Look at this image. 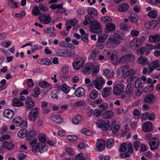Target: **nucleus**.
Here are the masks:
<instances>
[{
	"mask_svg": "<svg viewBox=\"0 0 160 160\" xmlns=\"http://www.w3.org/2000/svg\"><path fill=\"white\" fill-rule=\"evenodd\" d=\"M85 93V89L82 87L79 88L75 91V95L78 97H81L83 96Z\"/></svg>",
	"mask_w": 160,
	"mask_h": 160,
	"instance_id": "bb28decb",
	"label": "nucleus"
},
{
	"mask_svg": "<svg viewBox=\"0 0 160 160\" xmlns=\"http://www.w3.org/2000/svg\"><path fill=\"white\" fill-rule=\"evenodd\" d=\"M114 143V139L112 138H110L108 140L107 143V146L108 148H111L113 144Z\"/></svg>",
	"mask_w": 160,
	"mask_h": 160,
	"instance_id": "4d7b16f0",
	"label": "nucleus"
},
{
	"mask_svg": "<svg viewBox=\"0 0 160 160\" xmlns=\"http://www.w3.org/2000/svg\"><path fill=\"white\" fill-rule=\"evenodd\" d=\"M128 69V66L125 65L124 67H122L120 70L121 72L123 75V77L125 78V76L127 73Z\"/></svg>",
	"mask_w": 160,
	"mask_h": 160,
	"instance_id": "8fccbe9b",
	"label": "nucleus"
},
{
	"mask_svg": "<svg viewBox=\"0 0 160 160\" xmlns=\"http://www.w3.org/2000/svg\"><path fill=\"white\" fill-rule=\"evenodd\" d=\"M137 78V77L135 75H133L129 77L127 80V82L128 83H130L133 82L134 80L136 79Z\"/></svg>",
	"mask_w": 160,
	"mask_h": 160,
	"instance_id": "69168bd1",
	"label": "nucleus"
},
{
	"mask_svg": "<svg viewBox=\"0 0 160 160\" xmlns=\"http://www.w3.org/2000/svg\"><path fill=\"white\" fill-rule=\"evenodd\" d=\"M106 56L108 59H111L112 60H114V58L116 56L118 53V52L116 50H112L110 51L107 50L104 52Z\"/></svg>",
	"mask_w": 160,
	"mask_h": 160,
	"instance_id": "2eb2a0df",
	"label": "nucleus"
},
{
	"mask_svg": "<svg viewBox=\"0 0 160 160\" xmlns=\"http://www.w3.org/2000/svg\"><path fill=\"white\" fill-rule=\"evenodd\" d=\"M39 86L43 88H45L47 87H50L51 86V84L47 81H43L40 82L39 83Z\"/></svg>",
	"mask_w": 160,
	"mask_h": 160,
	"instance_id": "a18cd8bd",
	"label": "nucleus"
},
{
	"mask_svg": "<svg viewBox=\"0 0 160 160\" xmlns=\"http://www.w3.org/2000/svg\"><path fill=\"white\" fill-rule=\"evenodd\" d=\"M67 139L72 141H75L77 140L78 137L76 135H68L67 137Z\"/></svg>",
	"mask_w": 160,
	"mask_h": 160,
	"instance_id": "052dcab7",
	"label": "nucleus"
},
{
	"mask_svg": "<svg viewBox=\"0 0 160 160\" xmlns=\"http://www.w3.org/2000/svg\"><path fill=\"white\" fill-rule=\"evenodd\" d=\"M101 26L100 22L95 20L89 26L90 31L94 33H99L101 31Z\"/></svg>",
	"mask_w": 160,
	"mask_h": 160,
	"instance_id": "f03ea898",
	"label": "nucleus"
},
{
	"mask_svg": "<svg viewBox=\"0 0 160 160\" xmlns=\"http://www.w3.org/2000/svg\"><path fill=\"white\" fill-rule=\"evenodd\" d=\"M98 108L100 109L102 112L105 111L108 108V105L107 104L104 103L100 105Z\"/></svg>",
	"mask_w": 160,
	"mask_h": 160,
	"instance_id": "6e6d98bb",
	"label": "nucleus"
},
{
	"mask_svg": "<svg viewBox=\"0 0 160 160\" xmlns=\"http://www.w3.org/2000/svg\"><path fill=\"white\" fill-rule=\"evenodd\" d=\"M150 52L148 49L146 47H142L137 51L138 54L142 55H147Z\"/></svg>",
	"mask_w": 160,
	"mask_h": 160,
	"instance_id": "b1692460",
	"label": "nucleus"
},
{
	"mask_svg": "<svg viewBox=\"0 0 160 160\" xmlns=\"http://www.w3.org/2000/svg\"><path fill=\"white\" fill-rule=\"evenodd\" d=\"M148 16L150 18H155L158 16V12L156 10H151L148 14Z\"/></svg>",
	"mask_w": 160,
	"mask_h": 160,
	"instance_id": "ea45409f",
	"label": "nucleus"
},
{
	"mask_svg": "<svg viewBox=\"0 0 160 160\" xmlns=\"http://www.w3.org/2000/svg\"><path fill=\"white\" fill-rule=\"evenodd\" d=\"M88 12L90 16H92V15H97L98 13L97 10L93 8H89L88 9Z\"/></svg>",
	"mask_w": 160,
	"mask_h": 160,
	"instance_id": "79ce46f5",
	"label": "nucleus"
},
{
	"mask_svg": "<svg viewBox=\"0 0 160 160\" xmlns=\"http://www.w3.org/2000/svg\"><path fill=\"white\" fill-rule=\"evenodd\" d=\"M36 133L35 131H30L27 135V139L28 140H30L32 138H33L36 136Z\"/></svg>",
	"mask_w": 160,
	"mask_h": 160,
	"instance_id": "37998d69",
	"label": "nucleus"
},
{
	"mask_svg": "<svg viewBox=\"0 0 160 160\" xmlns=\"http://www.w3.org/2000/svg\"><path fill=\"white\" fill-rule=\"evenodd\" d=\"M38 139L39 141L38 143H43L45 144L46 141V138L43 134H40L38 136Z\"/></svg>",
	"mask_w": 160,
	"mask_h": 160,
	"instance_id": "09e8293b",
	"label": "nucleus"
},
{
	"mask_svg": "<svg viewBox=\"0 0 160 160\" xmlns=\"http://www.w3.org/2000/svg\"><path fill=\"white\" fill-rule=\"evenodd\" d=\"M134 60V56L132 54H128L121 57L119 59L120 63L129 62Z\"/></svg>",
	"mask_w": 160,
	"mask_h": 160,
	"instance_id": "1a4fd4ad",
	"label": "nucleus"
},
{
	"mask_svg": "<svg viewBox=\"0 0 160 160\" xmlns=\"http://www.w3.org/2000/svg\"><path fill=\"white\" fill-rule=\"evenodd\" d=\"M84 19L83 24L85 25H87L88 24L91 25L95 21L91 16L86 15L85 16Z\"/></svg>",
	"mask_w": 160,
	"mask_h": 160,
	"instance_id": "aec40b11",
	"label": "nucleus"
},
{
	"mask_svg": "<svg viewBox=\"0 0 160 160\" xmlns=\"http://www.w3.org/2000/svg\"><path fill=\"white\" fill-rule=\"evenodd\" d=\"M107 34H103L100 35L98 38V41L99 42H103L105 41L108 37Z\"/></svg>",
	"mask_w": 160,
	"mask_h": 160,
	"instance_id": "3c124183",
	"label": "nucleus"
},
{
	"mask_svg": "<svg viewBox=\"0 0 160 160\" xmlns=\"http://www.w3.org/2000/svg\"><path fill=\"white\" fill-rule=\"evenodd\" d=\"M39 63L42 65H49L52 64L51 60L48 59L44 58L40 59Z\"/></svg>",
	"mask_w": 160,
	"mask_h": 160,
	"instance_id": "c9c22d12",
	"label": "nucleus"
},
{
	"mask_svg": "<svg viewBox=\"0 0 160 160\" xmlns=\"http://www.w3.org/2000/svg\"><path fill=\"white\" fill-rule=\"evenodd\" d=\"M128 145L126 143H123L120 146L119 150L121 152H125L127 149Z\"/></svg>",
	"mask_w": 160,
	"mask_h": 160,
	"instance_id": "680f3d73",
	"label": "nucleus"
},
{
	"mask_svg": "<svg viewBox=\"0 0 160 160\" xmlns=\"http://www.w3.org/2000/svg\"><path fill=\"white\" fill-rule=\"evenodd\" d=\"M99 53V51L98 50L95 49L92 51V53L90 55L89 58L90 59L94 60Z\"/></svg>",
	"mask_w": 160,
	"mask_h": 160,
	"instance_id": "e433bc0d",
	"label": "nucleus"
},
{
	"mask_svg": "<svg viewBox=\"0 0 160 160\" xmlns=\"http://www.w3.org/2000/svg\"><path fill=\"white\" fill-rule=\"evenodd\" d=\"M105 141L102 139H98L97 143V147L99 151H102L105 147Z\"/></svg>",
	"mask_w": 160,
	"mask_h": 160,
	"instance_id": "6ab92c4d",
	"label": "nucleus"
},
{
	"mask_svg": "<svg viewBox=\"0 0 160 160\" xmlns=\"http://www.w3.org/2000/svg\"><path fill=\"white\" fill-rule=\"evenodd\" d=\"M28 132L25 129H21L19 130L18 132V136L21 138H24L27 137Z\"/></svg>",
	"mask_w": 160,
	"mask_h": 160,
	"instance_id": "f704fd0d",
	"label": "nucleus"
},
{
	"mask_svg": "<svg viewBox=\"0 0 160 160\" xmlns=\"http://www.w3.org/2000/svg\"><path fill=\"white\" fill-rule=\"evenodd\" d=\"M116 123L117 122L115 121H113L109 127V130H112V132L114 134H116L118 132L120 128L119 125L117 124Z\"/></svg>",
	"mask_w": 160,
	"mask_h": 160,
	"instance_id": "ddd939ff",
	"label": "nucleus"
},
{
	"mask_svg": "<svg viewBox=\"0 0 160 160\" xmlns=\"http://www.w3.org/2000/svg\"><path fill=\"white\" fill-rule=\"evenodd\" d=\"M130 21L133 23H136L138 20V16L134 12L131 13L129 17Z\"/></svg>",
	"mask_w": 160,
	"mask_h": 160,
	"instance_id": "473e14b6",
	"label": "nucleus"
},
{
	"mask_svg": "<svg viewBox=\"0 0 160 160\" xmlns=\"http://www.w3.org/2000/svg\"><path fill=\"white\" fill-rule=\"evenodd\" d=\"M84 63V59L81 57H79L75 58L74 61L72 63V65L75 69L78 70L82 68Z\"/></svg>",
	"mask_w": 160,
	"mask_h": 160,
	"instance_id": "423d86ee",
	"label": "nucleus"
},
{
	"mask_svg": "<svg viewBox=\"0 0 160 160\" xmlns=\"http://www.w3.org/2000/svg\"><path fill=\"white\" fill-rule=\"evenodd\" d=\"M65 151L70 156H73L74 155V152L70 148L66 147L65 148Z\"/></svg>",
	"mask_w": 160,
	"mask_h": 160,
	"instance_id": "e2e57ef3",
	"label": "nucleus"
},
{
	"mask_svg": "<svg viewBox=\"0 0 160 160\" xmlns=\"http://www.w3.org/2000/svg\"><path fill=\"white\" fill-rule=\"evenodd\" d=\"M25 102L26 108L29 110L31 109L35 105V102L29 98H27Z\"/></svg>",
	"mask_w": 160,
	"mask_h": 160,
	"instance_id": "393cba45",
	"label": "nucleus"
},
{
	"mask_svg": "<svg viewBox=\"0 0 160 160\" xmlns=\"http://www.w3.org/2000/svg\"><path fill=\"white\" fill-rule=\"evenodd\" d=\"M12 105L14 107H20L23 106V103L20 101L19 100L16 98H14L12 100Z\"/></svg>",
	"mask_w": 160,
	"mask_h": 160,
	"instance_id": "72a5a7b5",
	"label": "nucleus"
},
{
	"mask_svg": "<svg viewBox=\"0 0 160 160\" xmlns=\"http://www.w3.org/2000/svg\"><path fill=\"white\" fill-rule=\"evenodd\" d=\"M39 111V109L38 108H35L31 109L29 112L28 115L29 121L34 122L38 117Z\"/></svg>",
	"mask_w": 160,
	"mask_h": 160,
	"instance_id": "f257e3e1",
	"label": "nucleus"
},
{
	"mask_svg": "<svg viewBox=\"0 0 160 160\" xmlns=\"http://www.w3.org/2000/svg\"><path fill=\"white\" fill-rule=\"evenodd\" d=\"M156 97L154 95L149 94L144 96L143 97V102L148 103H152L155 100Z\"/></svg>",
	"mask_w": 160,
	"mask_h": 160,
	"instance_id": "4468645a",
	"label": "nucleus"
},
{
	"mask_svg": "<svg viewBox=\"0 0 160 160\" xmlns=\"http://www.w3.org/2000/svg\"><path fill=\"white\" fill-rule=\"evenodd\" d=\"M14 124L16 126H21L22 128H26L27 126V122L23 121V119L20 117H17L13 119Z\"/></svg>",
	"mask_w": 160,
	"mask_h": 160,
	"instance_id": "9d476101",
	"label": "nucleus"
},
{
	"mask_svg": "<svg viewBox=\"0 0 160 160\" xmlns=\"http://www.w3.org/2000/svg\"><path fill=\"white\" fill-rule=\"evenodd\" d=\"M93 85L98 90H100L103 87L105 83V81L101 76L97 77L96 79L93 81Z\"/></svg>",
	"mask_w": 160,
	"mask_h": 160,
	"instance_id": "20e7f679",
	"label": "nucleus"
},
{
	"mask_svg": "<svg viewBox=\"0 0 160 160\" xmlns=\"http://www.w3.org/2000/svg\"><path fill=\"white\" fill-rule=\"evenodd\" d=\"M56 53L58 56L65 57L66 51L64 49H60L57 50Z\"/></svg>",
	"mask_w": 160,
	"mask_h": 160,
	"instance_id": "864d4df0",
	"label": "nucleus"
},
{
	"mask_svg": "<svg viewBox=\"0 0 160 160\" xmlns=\"http://www.w3.org/2000/svg\"><path fill=\"white\" fill-rule=\"evenodd\" d=\"M53 120L57 123L60 124L62 122L63 119L60 116L57 115L53 118Z\"/></svg>",
	"mask_w": 160,
	"mask_h": 160,
	"instance_id": "de8ad7c7",
	"label": "nucleus"
},
{
	"mask_svg": "<svg viewBox=\"0 0 160 160\" xmlns=\"http://www.w3.org/2000/svg\"><path fill=\"white\" fill-rule=\"evenodd\" d=\"M93 66L92 63H88L86 64L82 70L84 74H89L91 72V70L93 68Z\"/></svg>",
	"mask_w": 160,
	"mask_h": 160,
	"instance_id": "f3484780",
	"label": "nucleus"
},
{
	"mask_svg": "<svg viewBox=\"0 0 160 160\" xmlns=\"http://www.w3.org/2000/svg\"><path fill=\"white\" fill-rule=\"evenodd\" d=\"M113 113L111 111H107L103 113L102 117L105 119L110 118L112 117Z\"/></svg>",
	"mask_w": 160,
	"mask_h": 160,
	"instance_id": "4c0bfd02",
	"label": "nucleus"
},
{
	"mask_svg": "<svg viewBox=\"0 0 160 160\" xmlns=\"http://www.w3.org/2000/svg\"><path fill=\"white\" fill-rule=\"evenodd\" d=\"M112 88L110 87L104 88L101 92V94L103 98H106L108 97L111 93Z\"/></svg>",
	"mask_w": 160,
	"mask_h": 160,
	"instance_id": "5701e85b",
	"label": "nucleus"
},
{
	"mask_svg": "<svg viewBox=\"0 0 160 160\" xmlns=\"http://www.w3.org/2000/svg\"><path fill=\"white\" fill-rule=\"evenodd\" d=\"M39 7L36 6L34 7L32 10V12L35 16H37L39 14H41L40 11L39 9Z\"/></svg>",
	"mask_w": 160,
	"mask_h": 160,
	"instance_id": "c03bdc74",
	"label": "nucleus"
},
{
	"mask_svg": "<svg viewBox=\"0 0 160 160\" xmlns=\"http://www.w3.org/2000/svg\"><path fill=\"white\" fill-rule=\"evenodd\" d=\"M2 146L4 148L8 150H12L14 147V145L12 142H9L7 141H4L2 143Z\"/></svg>",
	"mask_w": 160,
	"mask_h": 160,
	"instance_id": "c85d7f7f",
	"label": "nucleus"
},
{
	"mask_svg": "<svg viewBox=\"0 0 160 160\" xmlns=\"http://www.w3.org/2000/svg\"><path fill=\"white\" fill-rule=\"evenodd\" d=\"M159 62L158 60H156L152 62L148 66L149 68V72H152L155 68L156 69L157 65L159 64Z\"/></svg>",
	"mask_w": 160,
	"mask_h": 160,
	"instance_id": "c756f323",
	"label": "nucleus"
},
{
	"mask_svg": "<svg viewBox=\"0 0 160 160\" xmlns=\"http://www.w3.org/2000/svg\"><path fill=\"white\" fill-rule=\"evenodd\" d=\"M82 119L81 116L78 115L74 117L72 119V122L74 124H77L82 120Z\"/></svg>",
	"mask_w": 160,
	"mask_h": 160,
	"instance_id": "49530a36",
	"label": "nucleus"
},
{
	"mask_svg": "<svg viewBox=\"0 0 160 160\" xmlns=\"http://www.w3.org/2000/svg\"><path fill=\"white\" fill-rule=\"evenodd\" d=\"M62 89L63 92L66 93H68L69 91V87L66 85H62Z\"/></svg>",
	"mask_w": 160,
	"mask_h": 160,
	"instance_id": "774afa93",
	"label": "nucleus"
},
{
	"mask_svg": "<svg viewBox=\"0 0 160 160\" xmlns=\"http://www.w3.org/2000/svg\"><path fill=\"white\" fill-rule=\"evenodd\" d=\"M150 149L151 150H155L159 147L160 143L159 140L156 138L150 139L148 141Z\"/></svg>",
	"mask_w": 160,
	"mask_h": 160,
	"instance_id": "0eeeda50",
	"label": "nucleus"
},
{
	"mask_svg": "<svg viewBox=\"0 0 160 160\" xmlns=\"http://www.w3.org/2000/svg\"><path fill=\"white\" fill-rule=\"evenodd\" d=\"M142 84V81L140 78H138L135 82L134 86L136 88H139Z\"/></svg>",
	"mask_w": 160,
	"mask_h": 160,
	"instance_id": "bf43d9fd",
	"label": "nucleus"
},
{
	"mask_svg": "<svg viewBox=\"0 0 160 160\" xmlns=\"http://www.w3.org/2000/svg\"><path fill=\"white\" fill-rule=\"evenodd\" d=\"M32 151L35 153L38 151L40 153H42L46 152L47 150V148L43 143H38L34 148L32 149Z\"/></svg>",
	"mask_w": 160,
	"mask_h": 160,
	"instance_id": "39448f33",
	"label": "nucleus"
},
{
	"mask_svg": "<svg viewBox=\"0 0 160 160\" xmlns=\"http://www.w3.org/2000/svg\"><path fill=\"white\" fill-rule=\"evenodd\" d=\"M69 24L72 25L74 27L77 26L78 21L75 18L70 20L68 21Z\"/></svg>",
	"mask_w": 160,
	"mask_h": 160,
	"instance_id": "0e129e2a",
	"label": "nucleus"
},
{
	"mask_svg": "<svg viewBox=\"0 0 160 160\" xmlns=\"http://www.w3.org/2000/svg\"><path fill=\"white\" fill-rule=\"evenodd\" d=\"M115 25L112 23H108L106 25V29L108 32H112L115 29Z\"/></svg>",
	"mask_w": 160,
	"mask_h": 160,
	"instance_id": "58836bf2",
	"label": "nucleus"
},
{
	"mask_svg": "<svg viewBox=\"0 0 160 160\" xmlns=\"http://www.w3.org/2000/svg\"><path fill=\"white\" fill-rule=\"evenodd\" d=\"M14 115V112L13 111L9 109L5 110L3 113V116L6 118L9 119H11Z\"/></svg>",
	"mask_w": 160,
	"mask_h": 160,
	"instance_id": "a211bd4d",
	"label": "nucleus"
},
{
	"mask_svg": "<svg viewBox=\"0 0 160 160\" xmlns=\"http://www.w3.org/2000/svg\"><path fill=\"white\" fill-rule=\"evenodd\" d=\"M96 124L97 127L99 128H102L104 131H107L110 125L109 121L104 120L102 119H100L98 120Z\"/></svg>",
	"mask_w": 160,
	"mask_h": 160,
	"instance_id": "7ed1b4c3",
	"label": "nucleus"
},
{
	"mask_svg": "<svg viewBox=\"0 0 160 160\" xmlns=\"http://www.w3.org/2000/svg\"><path fill=\"white\" fill-rule=\"evenodd\" d=\"M130 45L131 48L135 49L141 46L142 43L138 38H134L131 42Z\"/></svg>",
	"mask_w": 160,
	"mask_h": 160,
	"instance_id": "9b49d317",
	"label": "nucleus"
},
{
	"mask_svg": "<svg viewBox=\"0 0 160 160\" xmlns=\"http://www.w3.org/2000/svg\"><path fill=\"white\" fill-rule=\"evenodd\" d=\"M38 7L40 10L42 11L47 12L49 10L48 8L42 3H40Z\"/></svg>",
	"mask_w": 160,
	"mask_h": 160,
	"instance_id": "5fc2aeb1",
	"label": "nucleus"
},
{
	"mask_svg": "<svg viewBox=\"0 0 160 160\" xmlns=\"http://www.w3.org/2000/svg\"><path fill=\"white\" fill-rule=\"evenodd\" d=\"M57 93V91L56 90L52 91L51 93L52 98L53 99H58V97Z\"/></svg>",
	"mask_w": 160,
	"mask_h": 160,
	"instance_id": "338daca9",
	"label": "nucleus"
},
{
	"mask_svg": "<svg viewBox=\"0 0 160 160\" xmlns=\"http://www.w3.org/2000/svg\"><path fill=\"white\" fill-rule=\"evenodd\" d=\"M111 43L118 44L120 43V38L119 36H116L111 37L108 39Z\"/></svg>",
	"mask_w": 160,
	"mask_h": 160,
	"instance_id": "4be33fe9",
	"label": "nucleus"
},
{
	"mask_svg": "<svg viewBox=\"0 0 160 160\" xmlns=\"http://www.w3.org/2000/svg\"><path fill=\"white\" fill-rule=\"evenodd\" d=\"M124 86L122 84H118L116 85L113 88V92L116 95L122 94L123 92Z\"/></svg>",
	"mask_w": 160,
	"mask_h": 160,
	"instance_id": "6e6552de",
	"label": "nucleus"
},
{
	"mask_svg": "<svg viewBox=\"0 0 160 160\" xmlns=\"http://www.w3.org/2000/svg\"><path fill=\"white\" fill-rule=\"evenodd\" d=\"M98 92L95 89L91 91L88 94V96L90 98L94 99L98 98Z\"/></svg>",
	"mask_w": 160,
	"mask_h": 160,
	"instance_id": "2f4dec72",
	"label": "nucleus"
},
{
	"mask_svg": "<svg viewBox=\"0 0 160 160\" xmlns=\"http://www.w3.org/2000/svg\"><path fill=\"white\" fill-rule=\"evenodd\" d=\"M157 24V21L153 20L146 22L145 24V27L148 29H151L155 27Z\"/></svg>",
	"mask_w": 160,
	"mask_h": 160,
	"instance_id": "412c9836",
	"label": "nucleus"
},
{
	"mask_svg": "<svg viewBox=\"0 0 160 160\" xmlns=\"http://www.w3.org/2000/svg\"><path fill=\"white\" fill-rule=\"evenodd\" d=\"M135 72L133 70H128L127 73L125 76V78H127L128 76H131L133 75H135Z\"/></svg>",
	"mask_w": 160,
	"mask_h": 160,
	"instance_id": "13d9d810",
	"label": "nucleus"
},
{
	"mask_svg": "<svg viewBox=\"0 0 160 160\" xmlns=\"http://www.w3.org/2000/svg\"><path fill=\"white\" fill-rule=\"evenodd\" d=\"M142 128L145 132L151 131L153 129L152 123L149 121L143 124Z\"/></svg>",
	"mask_w": 160,
	"mask_h": 160,
	"instance_id": "dca6fc26",
	"label": "nucleus"
},
{
	"mask_svg": "<svg viewBox=\"0 0 160 160\" xmlns=\"http://www.w3.org/2000/svg\"><path fill=\"white\" fill-rule=\"evenodd\" d=\"M34 93L32 94V96L34 98H37L40 94V90L38 87L35 88L34 89Z\"/></svg>",
	"mask_w": 160,
	"mask_h": 160,
	"instance_id": "603ef678",
	"label": "nucleus"
},
{
	"mask_svg": "<svg viewBox=\"0 0 160 160\" xmlns=\"http://www.w3.org/2000/svg\"><path fill=\"white\" fill-rule=\"evenodd\" d=\"M52 17L49 15L47 16L45 14H42L41 16L39 17V20L41 22L45 24L49 23L52 21Z\"/></svg>",
	"mask_w": 160,
	"mask_h": 160,
	"instance_id": "f8f14e48",
	"label": "nucleus"
},
{
	"mask_svg": "<svg viewBox=\"0 0 160 160\" xmlns=\"http://www.w3.org/2000/svg\"><path fill=\"white\" fill-rule=\"evenodd\" d=\"M129 8L128 4L126 3H124L118 6V10L120 12H125Z\"/></svg>",
	"mask_w": 160,
	"mask_h": 160,
	"instance_id": "a878e982",
	"label": "nucleus"
},
{
	"mask_svg": "<svg viewBox=\"0 0 160 160\" xmlns=\"http://www.w3.org/2000/svg\"><path fill=\"white\" fill-rule=\"evenodd\" d=\"M134 89L133 84H129L127 85L125 90L127 94L128 95H132L133 93Z\"/></svg>",
	"mask_w": 160,
	"mask_h": 160,
	"instance_id": "cd10ccee",
	"label": "nucleus"
},
{
	"mask_svg": "<svg viewBox=\"0 0 160 160\" xmlns=\"http://www.w3.org/2000/svg\"><path fill=\"white\" fill-rule=\"evenodd\" d=\"M160 40V35L156 34L153 36H151L149 37V41L152 42H158Z\"/></svg>",
	"mask_w": 160,
	"mask_h": 160,
	"instance_id": "7c9ffc66",
	"label": "nucleus"
},
{
	"mask_svg": "<svg viewBox=\"0 0 160 160\" xmlns=\"http://www.w3.org/2000/svg\"><path fill=\"white\" fill-rule=\"evenodd\" d=\"M148 61V58L146 57H142V56L139 57L138 59V62L140 64L143 65L144 66L146 65V62Z\"/></svg>",
	"mask_w": 160,
	"mask_h": 160,
	"instance_id": "a19ab883",
	"label": "nucleus"
}]
</instances>
